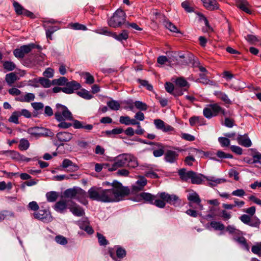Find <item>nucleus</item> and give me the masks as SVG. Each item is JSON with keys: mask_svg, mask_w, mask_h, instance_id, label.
<instances>
[{"mask_svg": "<svg viewBox=\"0 0 261 261\" xmlns=\"http://www.w3.org/2000/svg\"><path fill=\"white\" fill-rule=\"evenodd\" d=\"M71 121H73L72 126L74 128L76 129H80V128H84L87 130H91L93 126L92 124H86V125H83V122L74 119L73 118V120H71Z\"/></svg>", "mask_w": 261, "mask_h": 261, "instance_id": "nucleus-22", "label": "nucleus"}, {"mask_svg": "<svg viewBox=\"0 0 261 261\" xmlns=\"http://www.w3.org/2000/svg\"><path fill=\"white\" fill-rule=\"evenodd\" d=\"M14 212L7 210H4L0 212V222L8 217H14Z\"/></svg>", "mask_w": 261, "mask_h": 261, "instance_id": "nucleus-36", "label": "nucleus"}, {"mask_svg": "<svg viewBox=\"0 0 261 261\" xmlns=\"http://www.w3.org/2000/svg\"><path fill=\"white\" fill-rule=\"evenodd\" d=\"M237 7L245 13L251 14L252 11L250 9V6L246 0H236Z\"/></svg>", "mask_w": 261, "mask_h": 261, "instance_id": "nucleus-14", "label": "nucleus"}, {"mask_svg": "<svg viewBox=\"0 0 261 261\" xmlns=\"http://www.w3.org/2000/svg\"><path fill=\"white\" fill-rule=\"evenodd\" d=\"M210 225L215 230H223L225 228L224 225L220 222L212 221Z\"/></svg>", "mask_w": 261, "mask_h": 261, "instance_id": "nucleus-50", "label": "nucleus"}, {"mask_svg": "<svg viewBox=\"0 0 261 261\" xmlns=\"http://www.w3.org/2000/svg\"><path fill=\"white\" fill-rule=\"evenodd\" d=\"M138 83L140 84V85L143 87H146V89L151 91L153 90V87L151 85L149 84L147 81L144 80H141L140 79H138L137 80Z\"/></svg>", "mask_w": 261, "mask_h": 261, "instance_id": "nucleus-57", "label": "nucleus"}, {"mask_svg": "<svg viewBox=\"0 0 261 261\" xmlns=\"http://www.w3.org/2000/svg\"><path fill=\"white\" fill-rule=\"evenodd\" d=\"M68 208L75 216L82 217L85 214L84 208L71 200L68 201Z\"/></svg>", "mask_w": 261, "mask_h": 261, "instance_id": "nucleus-9", "label": "nucleus"}, {"mask_svg": "<svg viewBox=\"0 0 261 261\" xmlns=\"http://www.w3.org/2000/svg\"><path fill=\"white\" fill-rule=\"evenodd\" d=\"M260 223L261 222L260 220L257 217L255 216L252 219H250V224H248V225L259 228Z\"/></svg>", "mask_w": 261, "mask_h": 261, "instance_id": "nucleus-55", "label": "nucleus"}, {"mask_svg": "<svg viewBox=\"0 0 261 261\" xmlns=\"http://www.w3.org/2000/svg\"><path fill=\"white\" fill-rule=\"evenodd\" d=\"M124 132V130L122 128H115L111 130H106L105 134L109 136L112 134L118 135L121 134Z\"/></svg>", "mask_w": 261, "mask_h": 261, "instance_id": "nucleus-60", "label": "nucleus"}, {"mask_svg": "<svg viewBox=\"0 0 261 261\" xmlns=\"http://www.w3.org/2000/svg\"><path fill=\"white\" fill-rule=\"evenodd\" d=\"M56 108L55 118L58 121L73 120L72 114L67 107L60 103H57L56 105Z\"/></svg>", "mask_w": 261, "mask_h": 261, "instance_id": "nucleus-5", "label": "nucleus"}, {"mask_svg": "<svg viewBox=\"0 0 261 261\" xmlns=\"http://www.w3.org/2000/svg\"><path fill=\"white\" fill-rule=\"evenodd\" d=\"M189 54H192L190 53H188V52H187L186 53H184V54L179 53L178 57L176 59L177 64L178 65H184V66L189 65V64H185L184 63V62H186V60L187 61V60L186 58H184V56L185 57L186 56L189 55Z\"/></svg>", "mask_w": 261, "mask_h": 261, "instance_id": "nucleus-35", "label": "nucleus"}, {"mask_svg": "<svg viewBox=\"0 0 261 261\" xmlns=\"http://www.w3.org/2000/svg\"><path fill=\"white\" fill-rule=\"evenodd\" d=\"M55 241L57 243L62 245H66L68 243L66 238L61 235H58L56 236Z\"/></svg>", "mask_w": 261, "mask_h": 261, "instance_id": "nucleus-58", "label": "nucleus"}, {"mask_svg": "<svg viewBox=\"0 0 261 261\" xmlns=\"http://www.w3.org/2000/svg\"><path fill=\"white\" fill-rule=\"evenodd\" d=\"M246 39L250 44H254L259 42V40L256 36L250 34L247 35Z\"/></svg>", "mask_w": 261, "mask_h": 261, "instance_id": "nucleus-62", "label": "nucleus"}, {"mask_svg": "<svg viewBox=\"0 0 261 261\" xmlns=\"http://www.w3.org/2000/svg\"><path fill=\"white\" fill-rule=\"evenodd\" d=\"M218 141L223 147H228L230 145V140L227 137H220L218 138Z\"/></svg>", "mask_w": 261, "mask_h": 261, "instance_id": "nucleus-53", "label": "nucleus"}, {"mask_svg": "<svg viewBox=\"0 0 261 261\" xmlns=\"http://www.w3.org/2000/svg\"><path fill=\"white\" fill-rule=\"evenodd\" d=\"M64 86L65 87H63V92L68 94H72L75 90L80 89L81 88V84L74 80L70 82L67 80Z\"/></svg>", "mask_w": 261, "mask_h": 261, "instance_id": "nucleus-10", "label": "nucleus"}, {"mask_svg": "<svg viewBox=\"0 0 261 261\" xmlns=\"http://www.w3.org/2000/svg\"><path fill=\"white\" fill-rule=\"evenodd\" d=\"M111 191L102 190L101 188L96 187H91L88 191V197L92 200H96L102 202H112L113 200V194H111Z\"/></svg>", "mask_w": 261, "mask_h": 261, "instance_id": "nucleus-3", "label": "nucleus"}, {"mask_svg": "<svg viewBox=\"0 0 261 261\" xmlns=\"http://www.w3.org/2000/svg\"><path fill=\"white\" fill-rule=\"evenodd\" d=\"M233 240L237 242L241 246L247 251L249 250V246L247 243V241L243 236L234 237Z\"/></svg>", "mask_w": 261, "mask_h": 261, "instance_id": "nucleus-24", "label": "nucleus"}, {"mask_svg": "<svg viewBox=\"0 0 261 261\" xmlns=\"http://www.w3.org/2000/svg\"><path fill=\"white\" fill-rule=\"evenodd\" d=\"M210 107H211V110L213 112V115L215 116H218L219 114H221V110H222V108L220 107L218 103H214L211 104L210 105Z\"/></svg>", "mask_w": 261, "mask_h": 261, "instance_id": "nucleus-37", "label": "nucleus"}, {"mask_svg": "<svg viewBox=\"0 0 261 261\" xmlns=\"http://www.w3.org/2000/svg\"><path fill=\"white\" fill-rule=\"evenodd\" d=\"M30 143L28 140L22 139L20 141L19 149L21 150H25L29 147Z\"/></svg>", "mask_w": 261, "mask_h": 261, "instance_id": "nucleus-49", "label": "nucleus"}, {"mask_svg": "<svg viewBox=\"0 0 261 261\" xmlns=\"http://www.w3.org/2000/svg\"><path fill=\"white\" fill-rule=\"evenodd\" d=\"M102 185L103 186L111 187L109 189H102V190L111 191V194H113L112 196L113 199L112 202L123 200L130 194V189L128 187L123 186L120 182L116 180H114L112 182L104 181L102 182Z\"/></svg>", "mask_w": 261, "mask_h": 261, "instance_id": "nucleus-2", "label": "nucleus"}, {"mask_svg": "<svg viewBox=\"0 0 261 261\" xmlns=\"http://www.w3.org/2000/svg\"><path fill=\"white\" fill-rule=\"evenodd\" d=\"M129 154H122L117 156L115 161H116L118 164V166L122 167L127 165V160L129 159Z\"/></svg>", "mask_w": 261, "mask_h": 261, "instance_id": "nucleus-20", "label": "nucleus"}, {"mask_svg": "<svg viewBox=\"0 0 261 261\" xmlns=\"http://www.w3.org/2000/svg\"><path fill=\"white\" fill-rule=\"evenodd\" d=\"M59 197V194L55 191L48 192L46 194L47 201L53 202L57 200Z\"/></svg>", "mask_w": 261, "mask_h": 261, "instance_id": "nucleus-33", "label": "nucleus"}, {"mask_svg": "<svg viewBox=\"0 0 261 261\" xmlns=\"http://www.w3.org/2000/svg\"><path fill=\"white\" fill-rule=\"evenodd\" d=\"M176 86L184 89L188 91L190 88V84L182 77H178L175 81Z\"/></svg>", "mask_w": 261, "mask_h": 261, "instance_id": "nucleus-21", "label": "nucleus"}, {"mask_svg": "<svg viewBox=\"0 0 261 261\" xmlns=\"http://www.w3.org/2000/svg\"><path fill=\"white\" fill-rule=\"evenodd\" d=\"M76 94L80 97L85 99H90L93 96L90 94L89 92L85 89H82L81 91L76 92Z\"/></svg>", "mask_w": 261, "mask_h": 261, "instance_id": "nucleus-39", "label": "nucleus"}, {"mask_svg": "<svg viewBox=\"0 0 261 261\" xmlns=\"http://www.w3.org/2000/svg\"><path fill=\"white\" fill-rule=\"evenodd\" d=\"M188 200L190 201V206H192L191 202L196 203L198 205H199L201 202V199L198 194L196 192L189 194L188 196Z\"/></svg>", "mask_w": 261, "mask_h": 261, "instance_id": "nucleus-30", "label": "nucleus"}, {"mask_svg": "<svg viewBox=\"0 0 261 261\" xmlns=\"http://www.w3.org/2000/svg\"><path fill=\"white\" fill-rule=\"evenodd\" d=\"M13 6L16 15L18 16L22 15L23 13V12L25 10V8H24L23 7L21 6L18 2L15 1H13Z\"/></svg>", "mask_w": 261, "mask_h": 261, "instance_id": "nucleus-34", "label": "nucleus"}, {"mask_svg": "<svg viewBox=\"0 0 261 261\" xmlns=\"http://www.w3.org/2000/svg\"><path fill=\"white\" fill-rule=\"evenodd\" d=\"M204 179L210 182H213L214 183H216V184H221L222 182H225L226 181V180L225 179L216 178L215 177H213V176H205V177H204Z\"/></svg>", "mask_w": 261, "mask_h": 261, "instance_id": "nucleus-54", "label": "nucleus"}, {"mask_svg": "<svg viewBox=\"0 0 261 261\" xmlns=\"http://www.w3.org/2000/svg\"><path fill=\"white\" fill-rule=\"evenodd\" d=\"M87 193L85 190L80 187H74L72 188L67 189L64 191L63 196L68 198H76L81 202L80 199L86 197Z\"/></svg>", "mask_w": 261, "mask_h": 261, "instance_id": "nucleus-6", "label": "nucleus"}, {"mask_svg": "<svg viewBox=\"0 0 261 261\" xmlns=\"http://www.w3.org/2000/svg\"><path fill=\"white\" fill-rule=\"evenodd\" d=\"M134 105L137 109L140 111H146L148 108V106L141 101H136L134 102Z\"/></svg>", "mask_w": 261, "mask_h": 261, "instance_id": "nucleus-56", "label": "nucleus"}, {"mask_svg": "<svg viewBox=\"0 0 261 261\" xmlns=\"http://www.w3.org/2000/svg\"><path fill=\"white\" fill-rule=\"evenodd\" d=\"M3 67L7 71H12L16 68V66L12 62L5 61L3 63Z\"/></svg>", "mask_w": 261, "mask_h": 261, "instance_id": "nucleus-52", "label": "nucleus"}, {"mask_svg": "<svg viewBox=\"0 0 261 261\" xmlns=\"http://www.w3.org/2000/svg\"><path fill=\"white\" fill-rule=\"evenodd\" d=\"M113 38H115L119 41L126 40L128 38V32L126 30H123L121 33L117 35L116 33L114 32L113 34Z\"/></svg>", "mask_w": 261, "mask_h": 261, "instance_id": "nucleus-29", "label": "nucleus"}, {"mask_svg": "<svg viewBox=\"0 0 261 261\" xmlns=\"http://www.w3.org/2000/svg\"><path fill=\"white\" fill-rule=\"evenodd\" d=\"M237 140L240 145L245 147H249L252 145V142L246 134L244 135H238Z\"/></svg>", "mask_w": 261, "mask_h": 261, "instance_id": "nucleus-16", "label": "nucleus"}, {"mask_svg": "<svg viewBox=\"0 0 261 261\" xmlns=\"http://www.w3.org/2000/svg\"><path fill=\"white\" fill-rule=\"evenodd\" d=\"M35 99V95L31 93H27L23 98H17L16 99L21 102H30L34 100Z\"/></svg>", "mask_w": 261, "mask_h": 261, "instance_id": "nucleus-40", "label": "nucleus"}, {"mask_svg": "<svg viewBox=\"0 0 261 261\" xmlns=\"http://www.w3.org/2000/svg\"><path fill=\"white\" fill-rule=\"evenodd\" d=\"M204 177H205V175L200 173H197L193 171L191 178V183L196 185L201 184L204 179Z\"/></svg>", "mask_w": 261, "mask_h": 261, "instance_id": "nucleus-19", "label": "nucleus"}, {"mask_svg": "<svg viewBox=\"0 0 261 261\" xmlns=\"http://www.w3.org/2000/svg\"><path fill=\"white\" fill-rule=\"evenodd\" d=\"M217 156L220 159H232L233 155L229 153H226L225 152L218 150L216 153Z\"/></svg>", "mask_w": 261, "mask_h": 261, "instance_id": "nucleus-59", "label": "nucleus"}, {"mask_svg": "<svg viewBox=\"0 0 261 261\" xmlns=\"http://www.w3.org/2000/svg\"><path fill=\"white\" fill-rule=\"evenodd\" d=\"M18 79V76L14 72H11L6 75L5 80L9 86H11Z\"/></svg>", "mask_w": 261, "mask_h": 261, "instance_id": "nucleus-31", "label": "nucleus"}, {"mask_svg": "<svg viewBox=\"0 0 261 261\" xmlns=\"http://www.w3.org/2000/svg\"><path fill=\"white\" fill-rule=\"evenodd\" d=\"M69 27L72 29L75 30H83V31H86L87 30V28L86 25L81 24L78 22L75 23H70L69 24Z\"/></svg>", "mask_w": 261, "mask_h": 261, "instance_id": "nucleus-42", "label": "nucleus"}, {"mask_svg": "<svg viewBox=\"0 0 261 261\" xmlns=\"http://www.w3.org/2000/svg\"><path fill=\"white\" fill-rule=\"evenodd\" d=\"M97 237L98 243L100 246H106L109 244V241L106 239V237L102 234L97 232Z\"/></svg>", "mask_w": 261, "mask_h": 261, "instance_id": "nucleus-51", "label": "nucleus"}, {"mask_svg": "<svg viewBox=\"0 0 261 261\" xmlns=\"http://www.w3.org/2000/svg\"><path fill=\"white\" fill-rule=\"evenodd\" d=\"M129 159L127 160V165L129 167L134 168L138 166V164L136 158L129 154Z\"/></svg>", "mask_w": 261, "mask_h": 261, "instance_id": "nucleus-48", "label": "nucleus"}, {"mask_svg": "<svg viewBox=\"0 0 261 261\" xmlns=\"http://www.w3.org/2000/svg\"><path fill=\"white\" fill-rule=\"evenodd\" d=\"M34 218L42 220L43 222L50 221L51 216L49 211L46 210H40L33 214Z\"/></svg>", "mask_w": 261, "mask_h": 261, "instance_id": "nucleus-11", "label": "nucleus"}, {"mask_svg": "<svg viewBox=\"0 0 261 261\" xmlns=\"http://www.w3.org/2000/svg\"><path fill=\"white\" fill-rule=\"evenodd\" d=\"M46 32V36L47 39L52 40V34L59 29L58 26L47 25L45 24L43 25Z\"/></svg>", "mask_w": 261, "mask_h": 261, "instance_id": "nucleus-23", "label": "nucleus"}, {"mask_svg": "<svg viewBox=\"0 0 261 261\" xmlns=\"http://www.w3.org/2000/svg\"><path fill=\"white\" fill-rule=\"evenodd\" d=\"M184 58L187 60L186 62H184L185 64H189V65H191L193 67L198 68L200 66V62L197 59H195L193 54H189L185 57L184 56Z\"/></svg>", "mask_w": 261, "mask_h": 261, "instance_id": "nucleus-25", "label": "nucleus"}, {"mask_svg": "<svg viewBox=\"0 0 261 261\" xmlns=\"http://www.w3.org/2000/svg\"><path fill=\"white\" fill-rule=\"evenodd\" d=\"M54 136V133L48 128L39 127V137H52Z\"/></svg>", "mask_w": 261, "mask_h": 261, "instance_id": "nucleus-32", "label": "nucleus"}, {"mask_svg": "<svg viewBox=\"0 0 261 261\" xmlns=\"http://www.w3.org/2000/svg\"><path fill=\"white\" fill-rule=\"evenodd\" d=\"M126 14L121 9H118L113 15L109 19L108 24L110 27L117 28L126 23Z\"/></svg>", "mask_w": 261, "mask_h": 261, "instance_id": "nucleus-4", "label": "nucleus"}, {"mask_svg": "<svg viewBox=\"0 0 261 261\" xmlns=\"http://www.w3.org/2000/svg\"><path fill=\"white\" fill-rule=\"evenodd\" d=\"M251 251L261 257V242L257 243L255 245H253L251 248Z\"/></svg>", "mask_w": 261, "mask_h": 261, "instance_id": "nucleus-47", "label": "nucleus"}, {"mask_svg": "<svg viewBox=\"0 0 261 261\" xmlns=\"http://www.w3.org/2000/svg\"><path fill=\"white\" fill-rule=\"evenodd\" d=\"M153 14L155 16V19H158L161 21H162L165 27L170 31L175 33H180L177 28L170 22L164 14H162L158 11L154 12Z\"/></svg>", "mask_w": 261, "mask_h": 261, "instance_id": "nucleus-8", "label": "nucleus"}, {"mask_svg": "<svg viewBox=\"0 0 261 261\" xmlns=\"http://www.w3.org/2000/svg\"><path fill=\"white\" fill-rule=\"evenodd\" d=\"M193 171H189L186 172L185 168L180 169L178 170V175L180 179L184 181H187L189 179H191Z\"/></svg>", "mask_w": 261, "mask_h": 261, "instance_id": "nucleus-26", "label": "nucleus"}, {"mask_svg": "<svg viewBox=\"0 0 261 261\" xmlns=\"http://www.w3.org/2000/svg\"><path fill=\"white\" fill-rule=\"evenodd\" d=\"M68 208V202L66 201L60 200L56 202L54 206V209L61 213H63L65 210Z\"/></svg>", "mask_w": 261, "mask_h": 261, "instance_id": "nucleus-27", "label": "nucleus"}, {"mask_svg": "<svg viewBox=\"0 0 261 261\" xmlns=\"http://www.w3.org/2000/svg\"><path fill=\"white\" fill-rule=\"evenodd\" d=\"M19 117V111H14L12 113L11 116L9 118V121L17 124L19 123L18 118Z\"/></svg>", "mask_w": 261, "mask_h": 261, "instance_id": "nucleus-46", "label": "nucleus"}, {"mask_svg": "<svg viewBox=\"0 0 261 261\" xmlns=\"http://www.w3.org/2000/svg\"><path fill=\"white\" fill-rule=\"evenodd\" d=\"M108 106L110 109L114 111H117L120 108V104L116 100L111 99L107 103Z\"/></svg>", "mask_w": 261, "mask_h": 261, "instance_id": "nucleus-38", "label": "nucleus"}, {"mask_svg": "<svg viewBox=\"0 0 261 261\" xmlns=\"http://www.w3.org/2000/svg\"><path fill=\"white\" fill-rule=\"evenodd\" d=\"M199 78L196 81L203 84H212L213 81L210 80L205 73H200Z\"/></svg>", "mask_w": 261, "mask_h": 261, "instance_id": "nucleus-43", "label": "nucleus"}, {"mask_svg": "<svg viewBox=\"0 0 261 261\" xmlns=\"http://www.w3.org/2000/svg\"><path fill=\"white\" fill-rule=\"evenodd\" d=\"M31 52V48L28 45H23L19 48H16L13 51V54L15 57L18 59H22L25 55Z\"/></svg>", "mask_w": 261, "mask_h": 261, "instance_id": "nucleus-12", "label": "nucleus"}, {"mask_svg": "<svg viewBox=\"0 0 261 261\" xmlns=\"http://www.w3.org/2000/svg\"><path fill=\"white\" fill-rule=\"evenodd\" d=\"M57 138L60 142H68L73 138V134L67 132H61L57 133Z\"/></svg>", "mask_w": 261, "mask_h": 261, "instance_id": "nucleus-18", "label": "nucleus"}, {"mask_svg": "<svg viewBox=\"0 0 261 261\" xmlns=\"http://www.w3.org/2000/svg\"><path fill=\"white\" fill-rule=\"evenodd\" d=\"M108 253L115 261H120L118 260V258L122 259L126 255L125 249L119 245H116L113 248H109Z\"/></svg>", "mask_w": 261, "mask_h": 261, "instance_id": "nucleus-7", "label": "nucleus"}, {"mask_svg": "<svg viewBox=\"0 0 261 261\" xmlns=\"http://www.w3.org/2000/svg\"><path fill=\"white\" fill-rule=\"evenodd\" d=\"M27 132L36 138L39 137V127L38 126L30 127L28 129Z\"/></svg>", "mask_w": 261, "mask_h": 261, "instance_id": "nucleus-45", "label": "nucleus"}, {"mask_svg": "<svg viewBox=\"0 0 261 261\" xmlns=\"http://www.w3.org/2000/svg\"><path fill=\"white\" fill-rule=\"evenodd\" d=\"M154 124L157 129L162 130L165 123L162 120L157 119L154 120Z\"/></svg>", "mask_w": 261, "mask_h": 261, "instance_id": "nucleus-63", "label": "nucleus"}, {"mask_svg": "<svg viewBox=\"0 0 261 261\" xmlns=\"http://www.w3.org/2000/svg\"><path fill=\"white\" fill-rule=\"evenodd\" d=\"M181 7L187 12L191 13L194 11V8L190 6V3L188 1L183 2L181 3Z\"/></svg>", "mask_w": 261, "mask_h": 261, "instance_id": "nucleus-61", "label": "nucleus"}, {"mask_svg": "<svg viewBox=\"0 0 261 261\" xmlns=\"http://www.w3.org/2000/svg\"><path fill=\"white\" fill-rule=\"evenodd\" d=\"M147 184V180L143 176H140L139 179L136 181V185L132 186V191L133 192H138L141 191L144 187Z\"/></svg>", "mask_w": 261, "mask_h": 261, "instance_id": "nucleus-15", "label": "nucleus"}, {"mask_svg": "<svg viewBox=\"0 0 261 261\" xmlns=\"http://www.w3.org/2000/svg\"><path fill=\"white\" fill-rule=\"evenodd\" d=\"M139 196L144 201V202L154 205L159 208H164L166 203L174 206H179L181 201L176 195L169 194L166 192H159L156 195L149 193L142 192Z\"/></svg>", "mask_w": 261, "mask_h": 261, "instance_id": "nucleus-1", "label": "nucleus"}, {"mask_svg": "<svg viewBox=\"0 0 261 261\" xmlns=\"http://www.w3.org/2000/svg\"><path fill=\"white\" fill-rule=\"evenodd\" d=\"M67 82V79L65 76H61L58 79H54L51 81V85L64 86Z\"/></svg>", "mask_w": 261, "mask_h": 261, "instance_id": "nucleus-41", "label": "nucleus"}, {"mask_svg": "<svg viewBox=\"0 0 261 261\" xmlns=\"http://www.w3.org/2000/svg\"><path fill=\"white\" fill-rule=\"evenodd\" d=\"M215 95L219 99L227 105H231L232 102L229 99L227 95L222 91H215Z\"/></svg>", "mask_w": 261, "mask_h": 261, "instance_id": "nucleus-28", "label": "nucleus"}, {"mask_svg": "<svg viewBox=\"0 0 261 261\" xmlns=\"http://www.w3.org/2000/svg\"><path fill=\"white\" fill-rule=\"evenodd\" d=\"M203 6L207 10H214L218 9L219 5L216 0H201Z\"/></svg>", "mask_w": 261, "mask_h": 261, "instance_id": "nucleus-17", "label": "nucleus"}, {"mask_svg": "<svg viewBox=\"0 0 261 261\" xmlns=\"http://www.w3.org/2000/svg\"><path fill=\"white\" fill-rule=\"evenodd\" d=\"M39 84H40L42 87L44 88H49L51 85V81L49 79L44 77H40L39 78Z\"/></svg>", "mask_w": 261, "mask_h": 261, "instance_id": "nucleus-44", "label": "nucleus"}, {"mask_svg": "<svg viewBox=\"0 0 261 261\" xmlns=\"http://www.w3.org/2000/svg\"><path fill=\"white\" fill-rule=\"evenodd\" d=\"M179 153L171 150H167L165 153L164 160L166 162L171 164L177 162L178 159Z\"/></svg>", "mask_w": 261, "mask_h": 261, "instance_id": "nucleus-13", "label": "nucleus"}, {"mask_svg": "<svg viewBox=\"0 0 261 261\" xmlns=\"http://www.w3.org/2000/svg\"><path fill=\"white\" fill-rule=\"evenodd\" d=\"M235 124V121L233 118L226 117L225 118L224 125L227 127H232Z\"/></svg>", "mask_w": 261, "mask_h": 261, "instance_id": "nucleus-64", "label": "nucleus"}]
</instances>
